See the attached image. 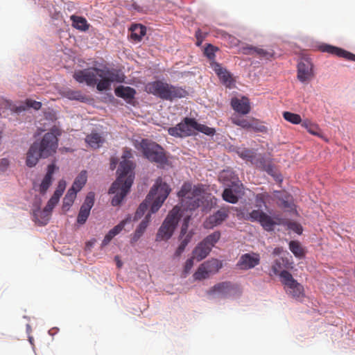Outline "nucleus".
Returning <instances> with one entry per match:
<instances>
[{
    "mask_svg": "<svg viewBox=\"0 0 355 355\" xmlns=\"http://www.w3.org/2000/svg\"><path fill=\"white\" fill-rule=\"evenodd\" d=\"M132 157L131 149L125 148L122 161L117 169L118 178L109 189V193L114 194L111 202L113 206H118L121 203L133 183L135 164L130 160Z\"/></svg>",
    "mask_w": 355,
    "mask_h": 355,
    "instance_id": "f257e3e1",
    "label": "nucleus"
},
{
    "mask_svg": "<svg viewBox=\"0 0 355 355\" xmlns=\"http://www.w3.org/2000/svg\"><path fill=\"white\" fill-rule=\"evenodd\" d=\"M73 77L77 82L85 83L88 86L96 85V88L100 92L108 90L112 83H123L125 79L123 73L106 67H90L79 70L73 73Z\"/></svg>",
    "mask_w": 355,
    "mask_h": 355,
    "instance_id": "f03ea898",
    "label": "nucleus"
},
{
    "mask_svg": "<svg viewBox=\"0 0 355 355\" xmlns=\"http://www.w3.org/2000/svg\"><path fill=\"white\" fill-rule=\"evenodd\" d=\"M171 191L169 185L163 182L161 178H158L145 200L140 204L137 209L134 220H136L141 218L150 205V213L153 214L157 211L167 198Z\"/></svg>",
    "mask_w": 355,
    "mask_h": 355,
    "instance_id": "7ed1b4c3",
    "label": "nucleus"
},
{
    "mask_svg": "<svg viewBox=\"0 0 355 355\" xmlns=\"http://www.w3.org/2000/svg\"><path fill=\"white\" fill-rule=\"evenodd\" d=\"M145 90L162 100L173 101L187 96L188 92L180 87H176L162 80H155L146 84Z\"/></svg>",
    "mask_w": 355,
    "mask_h": 355,
    "instance_id": "20e7f679",
    "label": "nucleus"
},
{
    "mask_svg": "<svg viewBox=\"0 0 355 355\" xmlns=\"http://www.w3.org/2000/svg\"><path fill=\"white\" fill-rule=\"evenodd\" d=\"M203 192L202 186L197 185L193 187L191 183L185 182L178 195L182 198V202L187 209L193 210L200 206Z\"/></svg>",
    "mask_w": 355,
    "mask_h": 355,
    "instance_id": "39448f33",
    "label": "nucleus"
},
{
    "mask_svg": "<svg viewBox=\"0 0 355 355\" xmlns=\"http://www.w3.org/2000/svg\"><path fill=\"white\" fill-rule=\"evenodd\" d=\"M60 135V129L53 127L49 132L44 134L40 141L33 142L34 144H37V148L42 153V158H47L56 153L58 146V136Z\"/></svg>",
    "mask_w": 355,
    "mask_h": 355,
    "instance_id": "423d86ee",
    "label": "nucleus"
},
{
    "mask_svg": "<svg viewBox=\"0 0 355 355\" xmlns=\"http://www.w3.org/2000/svg\"><path fill=\"white\" fill-rule=\"evenodd\" d=\"M182 216L181 209L175 206L168 213L167 217L159 227L156 236V241H163L169 239L175 229Z\"/></svg>",
    "mask_w": 355,
    "mask_h": 355,
    "instance_id": "0eeeda50",
    "label": "nucleus"
},
{
    "mask_svg": "<svg viewBox=\"0 0 355 355\" xmlns=\"http://www.w3.org/2000/svg\"><path fill=\"white\" fill-rule=\"evenodd\" d=\"M279 276L286 294L297 301H302L305 297L304 286L287 270L282 271Z\"/></svg>",
    "mask_w": 355,
    "mask_h": 355,
    "instance_id": "6e6552de",
    "label": "nucleus"
},
{
    "mask_svg": "<svg viewBox=\"0 0 355 355\" xmlns=\"http://www.w3.org/2000/svg\"><path fill=\"white\" fill-rule=\"evenodd\" d=\"M140 147L144 155L150 162L160 164L167 162V157L163 148L155 142L148 139H142Z\"/></svg>",
    "mask_w": 355,
    "mask_h": 355,
    "instance_id": "1a4fd4ad",
    "label": "nucleus"
},
{
    "mask_svg": "<svg viewBox=\"0 0 355 355\" xmlns=\"http://www.w3.org/2000/svg\"><path fill=\"white\" fill-rule=\"evenodd\" d=\"M197 121L195 119L186 117L175 127L168 129V133L175 137H185L192 135L195 131Z\"/></svg>",
    "mask_w": 355,
    "mask_h": 355,
    "instance_id": "9d476101",
    "label": "nucleus"
},
{
    "mask_svg": "<svg viewBox=\"0 0 355 355\" xmlns=\"http://www.w3.org/2000/svg\"><path fill=\"white\" fill-rule=\"evenodd\" d=\"M314 77L313 64L309 58H302L297 64V79L302 83H308Z\"/></svg>",
    "mask_w": 355,
    "mask_h": 355,
    "instance_id": "9b49d317",
    "label": "nucleus"
},
{
    "mask_svg": "<svg viewBox=\"0 0 355 355\" xmlns=\"http://www.w3.org/2000/svg\"><path fill=\"white\" fill-rule=\"evenodd\" d=\"M190 218V216H187L184 218V221L181 227L180 234L179 236L180 243L174 254L175 257H180L182 254L188 243L191 241V239L194 234L193 230L188 232Z\"/></svg>",
    "mask_w": 355,
    "mask_h": 355,
    "instance_id": "f8f14e48",
    "label": "nucleus"
},
{
    "mask_svg": "<svg viewBox=\"0 0 355 355\" xmlns=\"http://www.w3.org/2000/svg\"><path fill=\"white\" fill-rule=\"evenodd\" d=\"M95 194L94 192H89L85 199L83 204L81 205L78 217L77 223L83 225L87 221L90 210L94 204Z\"/></svg>",
    "mask_w": 355,
    "mask_h": 355,
    "instance_id": "ddd939ff",
    "label": "nucleus"
},
{
    "mask_svg": "<svg viewBox=\"0 0 355 355\" xmlns=\"http://www.w3.org/2000/svg\"><path fill=\"white\" fill-rule=\"evenodd\" d=\"M260 263V256L257 253H245L241 255L236 263L241 270H250Z\"/></svg>",
    "mask_w": 355,
    "mask_h": 355,
    "instance_id": "4468645a",
    "label": "nucleus"
},
{
    "mask_svg": "<svg viewBox=\"0 0 355 355\" xmlns=\"http://www.w3.org/2000/svg\"><path fill=\"white\" fill-rule=\"evenodd\" d=\"M318 49L322 52L328 53L339 58H343L347 60L355 61V54L339 47L322 44L318 46Z\"/></svg>",
    "mask_w": 355,
    "mask_h": 355,
    "instance_id": "2eb2a0df",
    "label": "nucleus"
},
{
    "mask_svg": "<svg viewBox=\"0 0 355 355\" xmlns=\"http://www.w3.org/2000/svg\"><path fill=\"white\" fill-rule=\"evenodd\" d=\"M229 216V211L227 208L223 207L214 214L209 216L204 223L206 229H212L220 225Z\"/></svg>",
    "mask_w": 355,
    "mask_h": 355,
    "instance_id": "dca6fc26",
    "label": "nucleus"
},
{
    "mask_svg": "<svg viewBox=\"0 0 355 355\" xmlns=\"http://www.w3.org/2000/svg\"><path fill=\"white\" fill-rule=\"evenodd\" d=\"M58 200L51 197L50 200L48 201L47 205L44 208L42 211H34V216L35 220L41 225H46L49 221V216L51 211L53 210L54 207L58 204Z\"/></svg>",
    "mask_w": 355,
    "mask_h": 355,
    "instance_id": "f3484780",
    "label": "nucleus"
},
{
    "mask_svg": "<svg viewBox=\"0 0 355 355\" xmlns=\"http://www.w3.org/2000/svg\"><path fill=\"white\" fill-rule=\"evenodd\" d=\"M243 53L245 55H257L260 58L270 60L274 56L272 49H264L258 46H247L243 49Z\"/></svg>",
    "mask_w": 355,
    "mask_h": 355,
    "instance_id": "a211bd4d",
    "label": "nucleus"
},
{
    "mask_svg": "<svg viewBox=\"0 0 355 355\" xmlns=\"http://www.w3.org/2000/svg\"><path fill=\"white\" fill-rule=\"evenodd\" d=\"M211 67L216 72L220 81L227 87H230L233 80L230 72L222 67L220 64L214 61L211 62Z\"/></svg>",
    "mask_w": 355,
    "mask_h": 355,
    "instance_id": "6ab92c4d",
    "label": "nucleus"
},
{
    "mask_svg": "<svg viewBox=\"0 0 355 355\" xmlns=\"http://www.w3.org/2000/svg\"><path fill=\"white\" fill-rule=\"evenodd\" d=\"M232 108L238 113L247 114L250 112V101L247 97L233 98L231 101Z\"/></svg>",
    "mask_w": 355,
    "mask_h": 355,
    "instance_id": "aec40b11",
    "label": "nucleus"
},
{
    "mask_svg": "<svg viewBox=\"0 0 355 355\" xmlns=\"http://www.w3.org/2000/svg\"><path fill=\"white\" fill-rule=\"evenodd\" d=\"M234 288V285L230 282H223L215 284L208 291L207 294L213 295L218 294L222 296H226Z\"/></svg>",
    "mask_w": 355,
    "mask_h": 355,
    "instance_id": "412c9836",
    "label": "nucleus"
},
{
    "mask_svg": "<svg viewBox=\"0 0 355 355\" xmlns=\"http://www.w3.org/2000/svg\"><path fill=\"white\" fill-rule=\"evenodd\" d=\"M56 169H58V168L53 163L48 166L47 172L40 184L39 191L41 194H44L51 185L53 175Z\"/></svg>",
    "mask_w": 355,
    "mask_h": 355,
    "instance_id": "4be33fe9",
    "label": "nucleus"
},
{
    "mask_svg": "<svg viewBox=\"0 0 355 355\" xmlns=\"http://www.w3.org/2000/svg\"><path fill=\"white\" fill-rule=\"evenodd\" d=\"M40 158H42V153L37 148V144L33 143L27 152L26 164L28 167H33L37 164Z\"/></svg>",
    "mask_w": 355,
    "mask_h": 355,
    "instance_id": "5701e85b",
    "label": "nucleus"
},
{
    "mask_svg": "<svg viewBox=\"0 0 355 355\" xmlns=\"http://www.w3.org/2000/svg\"><path fill=\"white\" fill-rule=\"evenodd\" d=\"M116 96L130 102L135 98L136 91L130 87L119 86L114 90Z\"/></svg>",
    "mask_w": 355,
    "mask_h": 355,
    "instance_id": "b1692460",
    "label": "nucleus"
},
{
    "mask_svg": "<svg viewBox=\"0 0 355 355\" xmlns=\"http://www.w3.org/2000/svg\"><path fill=\"white\" fill-rule=\"evenodd\" d=\"M150 220V214H148L144 219L140 223L137 228L136 229L135 233L132 236L130 243L131 244H134L136 243L143 235L146 227L148 225V223Z\"/></svg>",
    "mask_w": 355,
    "mask_h": 355,
    "instance_id": "393cba45",
    "label": "nucleus"
},
{
    "mask_svg": "<svg viewBox=\"0 0 355 355\" xmlns=\"http://www.w3.org/2000/svg\"><path fill=\"white\" fill-rule=\"evenodd\" d=\"M10 110L12 113L19 114L24 112V107H21V104L16 105L11 101L2 100L0 102V114H4L5 110Z\"/></svg>",
    "mask_w": 355,
    "mask_h": 355,
    "instance_id": "a878e982",
    "label": "nucleus"
},
{
    "mask_svg": "<svg viewBox=\"0 0 355 355\" xmlns=\"http://www.w3.org/2000/svg\"><path fill=\"white\" fill-rule=\"evenodd\" d=\"M210 246L207 245L202 241L199 243L193 251V257L198 261L202 260L211 252Z\"/></svg>",
    "mask_w": 355,
    "mask_h": 355,
    "instance_id": "bb28decb",
    "label": "nucleus"
},
{
    "mask_svg": "<svg viewBox=\"0 0 355 355\" xmlns=\"http://www.w3.org/2000/svg\"><path fill=\"white\" fill-rule=\"evenodd\" d=\"M131 39L135 42H140L146 33V26L141 24H133L130 28Z\"/></svg>",
    "mask_w": 355,
    "mask_h": 355,
    "instance_id": "cd10ccee",
    "label": "nucleus"
},
{
    "mask_svg": "<svg viewBox=\"0 0 355 355\" xmlns=\"http://www.w3.org/2000/svg\"><path fill=\"white\" fill-rule=\"evenodd\" d=\"M70 19L72 21V26L80 31H86L89 28L87 19L80 16L71 15Z\"/></svg>",
    "mask_w": 355,
    "mask_h": 355,
    "instance_id": "c85d7f7f",
    "label": "nucleus"
},
{
    "mask_svg": "<svg viewBox=\"0 0 355 355\" xmlns=\"http://www.w3.org/2000/svg\"><path fill=\"white\" fill-rule=\"evenodd\" d=\"M85 141L92 148H98L104 142V139L97 132H92L85 138Z\"/></svg>",
    "mask_w": 355,
    "mask_h": 355,
    "instance_id": "c756f323",
    "label": "nucleus"
},
{
    "mask_svg": "<svg viewBox=\"0 0 355 355\" xmlns=\"http://www.w3.org/2000/svg\"><path fill=\"white\" fill-rule=\"evenodd\" d=\"M211 275L216 274L222 268L221 261L216 259H211L201 263Z\"/></svg>",
    "mask_w": 355,
    "mask_h": 355,
    "instance_id": "7c9ffc66",
    "label": "nucleus"
},
{
    "mask_svg": "<svg viewBox=\"0 0 355 355\" xmlns=\"http://www.w3.org/2000/svg\"><path fill=\"white\" fill-rule=\"evenodd\" d=\"M252 164L256 167L260 168L268 173H270V171L271 170L270 165L267 163L264 156L261 154L257 155L255 153L254 158H253V162H252Z\"/></svg>",
    "mask_w": 355,
    "mask_h": 355,
    "instance_id": "2f4dec72",
    "label": "nucleus"
},
{
    "mask_svg": "<svg viewBox=\"0 0 355 355\" xmlns=\"http://www.w3.org/2000/svg\"><path fill=\"white\" fill-rule=\"evenodd\" d=\"M77 192L73 189H69L63 199L62 209L64 211L69 209L76 197Z\"/></svg>",
    "mask_w": 355,
    "mask_h": 355,
    "instance_id": "473e14b6",
    "label": "nucleus"
},
{
    "mask_svg": "<svg viewBox=\"0 0 355 355\" xmlns=\"http://www.w3.org/2000/svg\"><path fill=\"white\" fill-rule=\"evenodd\" d=\"M87 182V172L83 171L75 179L72 187L70 189H73L75 191H79L85 184Z\"/></svg>",
    "mask_w": 355,
    "mask_h": 355,
    "instance_id": "72a5a7b5",
    "label": "nucleus"
},
{
    "mask_svg": "<svg viewBox=\"0 0 355 355\" xmlns=\"http://www.w3.org/2000/svg\"><path fill=\"white\" fill-rule=\"evenodd\" d=\"M259 223L263 228L268 232L272 231L274 226L277 224L273 219L266 213L262 214Z\"/></svg>",
    "mask_w": 355,
    "mask_h": 355,
    "instance_id": "f704fd0d",
    "label": "nucleus"
},
{
    "mask_svg": "<svg viewBox=\"0 0 355 355\" xmlns=\"http://www.w3.org/2000/svg\"><path fill=\"white\" fill-rule=\"evenodd\" d=\"M289 249L296 257L302 258L304 257V250L300 242L297 241H290Z\"/></svg>",
    "mask_w": 355,
    "mask_h": 355,
    "instance_id": "c9c22d12",
    "label": "nucleus"
},
{
    "mask_svg": "<svg viewBox=\"0 0 355 355\" xmlns=\"http://www.w3.org/2000/svg\"><path fill=\"white\" fill-rule=\"evenodd\" d=\"M302 126L307 130V131L313 135H319L320 130L318 125L312 123L310 120L306 119L302 121Z\"/></svg>",
    "mask_w": 355,
    "mask_h": 355,
    "instance_id": "e433bc0d",
    "label": "nucleus"
},
{
    "mask_svg": "<svg viewBox=\"0 0 355 355\" xmlns=\"http://www.w3.org/2000/svg\"><path fill=\"white\" fill-rule=\"evenodd\" d=\"M220 238V233L219 231H216L211 234L206 236L202 241L208 246H210L211 250L212 247L219 241Z\"/></svg>",
    "mask_w": 355,
    "mask_h": 355,
    "instance_id": "4c0bfd02",
    "label": "nucleus"
},
{
    "mask_svg": "<svg viewBox=\"0 0 355 355\" xmlns=\"http://www.w3.org/2000/svg\"><path fill=\"white\" fill-rule=\"evenodd\" d=\"M250 130L259 132H266L268 130L262 122L255 118L250 119Z\"/></svg>",
    "mask_w": 355,
    "mask_h": 355,
    "instance_id": "58836bf2",
    "label": "nucleus"
},
{
    "mask_svg": "<svg viewBox=\"0 0 355 355\" xmlns=\"http://www.w3.org/2000/svg\"><path fill=\"white\" fill-rule=\"evenodd\" d=\"M211 275L209 274V272H208L207 270H206L205 268L202 264H200L198 266L197 270L193 275L195 280L199 281L207 279Z\"/></svg>",
    "mask_w": 355,
    "mask_h": 355,
    "instance_id": "ea45409f",
    "label": "nucleus"
},
{
    "mask_svg": "<svg viewBox=\"0 0 355 355\" xmlns=\"http://www.w3.org/2000/svg\"><path fill=\"white\" fill-rule=\"evenodd\" d=\"M64 96L70 100L83 101L85 98L80 91L68 89L65 91Z\"/></svg>",
    "mask_w": 355,
    "mask_h": 355,
    "instance_id": "a19ab883",
    "label": "nucleus"
},
{
    "mask_svg": "<svg viewBox=\"0 0 355 355\" xmlns=\"http://www.w3.org/2000/svg\"><path fill=\"white\" fill-rule=\"evenodd\" d=\"M283 116L286 121L293 124H300L302 121L301 116L299 114L290 112H284L283 113Z\"/></svg>",
    "mask_w": 355,
    "mask_h": 355,
    "instance_id": "79ce46f5",
    "label": "nucleus"
},
{
    "mask_svg": "<svg viewBox=\"0 0 355 355\" xmlns=\"http://www.w3.org/2000/svg\"><path fill=\"white\" fill-rule=\"evenodd\" d=\"M21 107H24V112L32 107L35 110H38L42 107V103L31 99H27L25 102H21Z\"/></svg>",
    "mask_w": 355,
    "mask_h": 355,
    "instance_id": "37998d69",
    "label": "nucleus"
},
{
    "mask_svg": "<svg viewBox=\"0 0 355 355\" xmlns=\"http://www.w3.org/2000/svg\"><path fill=\"white\" fill-rule=\"evenodd\" d=\"M223 198L224 200L230 203H236L239 200L238 197L234 194L231 188H226L224 190L223 193Z\"/></svg>",
    "mask_w": 355,
    "mask_h": 355,
    "instance_id": "c03bdc74",
    "label": "nucleus"
},
{
    "mask_svg": "<svg viewBox=\"0 0 355 355\" xmlns=\"http://www.w3.org/2000/svg\"><path fill=\"white\" fill-rule=\"evenodd\" d=\"M237 153L240 157L248 162H250L251 163L252 162H253V158H254L255 155V153L253 150L247 148L239 150Z\"/></svg>",
    "mask_w": 355,
    "mask_h": 355,
    "instance_id": "a18cd8bd",
    "label": "nucleus"
},
{
    "mask_svg": "<svg viewBox=\"0 0 355 355\" xmlns=\"http://www.w3.org/2000/svg\"><path fill=\"white\" fill-rule=\"evenodd\" d=\"M232 123L247 130H250V119L233 118Z\"/></svg>",
    "mask_w": 355,
    "mask_h": 355,
    "instance_id": "49530a36",
    "label": "nucleus"
},
{
    "mask_svg": "<svg viewBox=\"0 0 355 355\" xmlns=\"http://www.w3.org/2000/svg\"><path fill=\"white\" fill-rule=\"evenodd\" d=\"M264 214L263 211H260L259 209L253 210L246 216L245 218L248 220H250L252 222H254V221L259 222V220L262 216V214Z\"/></svg>",
    "mask_w": 355,
    "mask_h": 355,
    "instance_id": "de8ad7c7",
    "label": "nucleus"
},
{
    "mask_svg": "<svg viewBox=\"0 0 355 355\" xmlns=\"http://www.w3.org/2000/svg\"><path fill=\"white\" fill-rule=\"evenodd\" d=\"M195 130L200 131L205 133L207 135H213L215 133V130L212 128H209L205 125L200 124L197 123Z\"/></svg>",
    "mask_w": 355,
    "mask_h": 355,
    "instance_id": "09e8293b",
    "label": "nucleus"
},
{
    "mask_svg": "<svg viewBox=\"0 0 355 355\" xmlns=\"http://www.w3.org/2000/svg\"><path fill=\"white\" fill-rule=\"evenodd\" d=\"M216 49H216L213 45L208 44L205 49L204 53L209 60H212L215 58V51Z\"/></svg>",
    "mask_w": 355,
    "mask_h": 355,
    "instance_id": "8fccbe9b",
    "label": "nucleus"
},
{
    "mask_svg": "<svg viewBox=\"0 0 355 355\" xmlns=\"http://www.w3.org/2000/svg\"><path fill=\"white\" fill-rule=\"evenodd\" d=\"M266 197H267V195L265 193H259L256 196L255 202H256V206L258 208H261L262 207V205L266 204Z\"/></svg>",
    "mask_w": 355,
    "mask_h": 355,
    "instance_id": "3c124183",
    "label": "nucleus"
},
{
    "mask_svg": "<svg viewBox=\"0 0 355 355\" xmlns=\"http://www.w3.org/2000/svg\"><path fill=\"white\" fill-rule=\"evenodd\" d=\"M194 259L196 258L194 257H192L186 261L184 266V272L185 275H187L190 272L191 269L193 268Z\"/></svg>",
    "mask_w": 355,
    "mask_h": 355,
    "instance_id": "603ef678",
    "label": "nucleus"
},
{
    "mask_svg": "<svg viewBox=\"0 0 355 355\" xmlns=\"http://www.w3.org/2000/svg\"><path fill=\"white\" fill-rule=\"evenodd\" d=\"M126 222V220H123L111 230V231L114 233V235L116 236L122 231V230L125 227Z\"/></svg>",
    "mask_w": 355,
    "mask_h": 355,
    "instance_id": "864d4df0",
    "label": "nucleus"
},
{
    "mask_svg": "<svg viewBox=\"0 0 355 355\" xmlns=\"http://www.w3.org/2000/svg\"><path fill=\"white\" fill-rule=\"evenodd\" d=\"M114 236H115V235H114V233L110 230L108 232V233L105 236V237L102 241V246L107 245Z\"/></svg>",
    "mask_w": 355,
    "mask_h": 355,
    "instance_id": "5fc2aeb1",
    "label": "nucleus"
},
{
    "mask_svg": "<svg viewBox=\"0 0 355 355\" xmlns=\"http://www.w3.org/2000/svg\"><path fill=\"white\" fill-rule=\"evenodd\" d=\"M288 227L291 229V230H293V231H295V232H297V234H302V226L297 223H290L288 224Z\"/></svg>",
    "mask_w": 355,
    "mask_h": 355,
    "instance_id": "6e6d98bb",
    "label": "nucleus"
},
{
    "mask_svg": "<svg viewBox=\"0 0 355 355\" xmlns=\"http://www.w3.org/2000/svg\"><path fill=\"white\" fill-rule=\"evenodd\" d=\"M9 166V160L6 158H3L0 160V171L3 172L7 170Z\"/></svg>",
    "mask_w": 355,
    "mask_h": 355,
    "instance_id": "4d7b16f0",
    "label": "nucleus"
},
{
    "mask_svg": "<svg viewBox=\"0 0 355 355\" xmlns=\"http://www.w3.org/2000/svg\"><path fill=\"white\" fill-rule=\"evenodd\" d=\"M65 188H66V182L64 180H60L56 190L60 191L62 193H63Z\"/></svg>",
    "mask_w": 355,
    "mask_h": 355,
    "instance_id": "13d9d810",
    "label": "nucleus"
},
{
    "mask_svg": "<svg viewBox=\"0 0 355 355\" xmlns=\"http://www.w3.org/2000/svg\"><path fill=\"white\" fill-rule=\"evenodd\" d=\"M118 163V159L116 157H112L110 159V168L114 170Z\"/></svg>",
    "mask_w": 355,
    "mask_h": 355,
    "instance_id": "bf43d9fd",
    "label": "nucleus"
},
{
    "mask_svg": "<svg viewBox=\"0 0 355 355\" xmlns=\"http://www.w3.org/2000/svg\"><path fill=\"white\" fill-rule=\"evenodd\" d=\"M63 193H62L61 191H58V190H55L54 191V193L53 195L52 196V198L58 200L59 201L60 200V198L61 197V196L62 195Z\"/></svg>",
    "mask_w": 355,
    "mask_h": 355,
    "instance_id": "052dcab7",
    "label": "nucleus"
},
{
    "mask_svg": "<svg viewBox=\"0 0 355 355\" xmlns=\"http://www.w3.org/2000/svg\"><path fill=\"white\" fill-rule=\"evenodd\" d=\"M284 249L282 247H277L273 250L272 254L274 255H279L283 252Z\"/></svg>",
    "mask_w": 355,
    "mask_h": 355,
    "instance_id": "680f3d73",
    "label": "nucleus"
},
{
    "mask_svg": "<svg viewBox=\"0 0 355 355\" xmlns=\"http://www.w3.org/2000/svg\"><path fill=\"white\" fill-rule=\"evenodd\" d=\"M114 260L116 261V266L119 268H121L122 265H123V263L122 261L120 260L119 256H116L114 257Z\"/></svg>",
    "mask_w": 355,
    "mask_h": 355,
    "instance_id": "e2e57ef3",
    "label": "nucleus"
},
{
    "mask_svg": "<svg viewBox=\"0 0 355 355\" xmlns=\"http://www.w3.org/2000/svg\"><path fill=\"white\" fill-rule=\"evenodd\" d=\"M232 40L234 42V44L236 45L238 40L234 38V37L232 38Z\"/></svg>",
    "mask_w": 355,
    "mask_h": 355,
    "instance_id": "0e129e2a",
    "label": "nucleus"
},
{
    "mask_svg": "<svg viewBox=\"0 0 355 355\" xmlns=\"http://www.w3.org/2000/svg\"><path fill=\"white\" fill-rule=\"evenodd\" d=\"M199 32H200V31H198L196 32V36H197V37H198V33H199Z\"/></svg>",
    "mask_w": 355,
    "mask_h": 355,
    "instance_id": "69168bd1",
    "label": "nucleus"
}]
</instances>
